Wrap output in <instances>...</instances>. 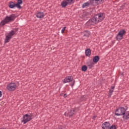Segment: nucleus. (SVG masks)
Returning a JSON list of instances; mask_svg holds the SVG:
<instances>
[{"mask_svg":"<svg viewBox=\"0 0 129 129\" xmlns=\"http://www.w3.org/2000/svg\"><path fill=\"white\" fill-rule=\"evenodd\" d=\"M105 18V15L103 13H100L94 16L93 18L89 20L87 22V24L89 26L91 25H94L95 24H98L100 22H102L104 20Z\"/></svg>","mask_w":129,"mask_h":129,"instance_id":"nucleus-1","label":"nucleus"},{"mask_svg":"<svg viewBox=\"0 0 129 129\" xmlns=\"http://www.w3.org/2000/svg\"><path fill=\"white\" fill-rule=\"evenodd\" d=\"M115 115L117 116L123 115V118L124 119L129 118V112H126V109L122 107H119L116 110Z\"/></svg>","mask_w":129,"mask_h":129,"instance_id":"nucleus-2","label":"nucleus"},{"mask_svg":"<svg viewBox=\"0 0 129 129\" xmlns=\"http://www.w3.org/2000/svg\"><path fill=\"white\" fill-rule=\"evenodd\" d=\"M16 19V16L15 15L12 14L10 16H7L5 18V19L2 21L1 23L2 26H5L6 24H8V23H10L11 22H13V21H15Z\"/></svg>","mask_w":129,"mask_h":129,"instance_id":"nucleus-3","label":"nucleus"},{"mask_svg":"<svg viewBox=\"0 0 129 129\" xmlns=\"http://www.w3.org/2000/svg\"><path fill=\"white\" fill-rule=\"evenodd\" d=\"M33 119V116L31 114H26L23 115L21 119V122H23L24 124H26L27 122L31 121Z\"/></svg>","mask_w":129,"mask_h":129,"instance_id":"nucleus-4","label":"nucleus"},{"mask_svg":"<svg viewBox=\"0 0 129 129\" xmlns=\"http://www.w3.org/2000/svg\"><path fill=\"white\" fill-rule=\"evenodd\" d=\"M7 88L9 91H14L17 89V85L15 83H11L7 85Z\"/></svg>","mask_w":129,"mask_h":129,"instance_id":"nucleus-5","label":"nucleus"},{"mask_svg":"<svg viewBox=\"0 0 129 129\" xmlns=\"http://www.w3.org/2000/svg\"><path fill=\"white\" fill-rule=\"evenodd\" d=\"M125 31L124 30H121L118 33V34L116 36V39L118 41H120V40H122L123 38V35L125 34Z\"/></svg>","mask_w":129,"mask_h":129,"instance_id":"nucleus-6","label":"nucleus"},{"mask_svg":"<svg viewBox=\"0 0 129 129\" xmlns=\"http://www.w3.org/2000/svg\"><path fill=\"white\" fill-rule=\"evenodd\" d=\"M74 0H64L61 3V6L62 8H65L68 5H72L74 4Z\"/></svg>","mask_w":129,"mask_h":129,"instance_id":"nucleus-7","label":"nucleus"},{"mask_svg":"<svg viewBox=\"0 0 129 129\" xmlns=\"http://www.w3.org/2000/svg\"><path fill=\"white\" fill-rule=\"evenodd\" d=\"M14 35H15V32L14 31H11L8 35H6V38L5 40V43H9L10 40L12 39Z\"/></svg>","mask_w":129,"mask_h":129,"instance_id":"nucleus-8","label":"nucleus"},{"mask_svg":"<svg viewBox=\"0 0 129 129\" xmlns=\"http://www.w3.org/2000/svg\"><path fill=\"white\" fill-rule=\"evenodd\" d=\"M45 16V13L42 12H37L36 14V17H37L38 19H43Z\"/></svg>","mask_w":129,"mask_h":129,"instance_id":"nucleus-9","label":"nucleus"},{"mask_svg":"<svg viewBox=\"0 0 129 129\" xmlns=\"http://www.w3.org/2000/svg\"><path fill=\"white\" fill-rule=\"evenodd\" d=\"M103 129H109L110 127V124L108 122H105L102 125Z\"/></svg>","mask_w":129,"mask_h":129,"instance_id":"nucleus-10","label":"nucleus"},{"mask_svg":"<svg viewBox=\"0 0 129 129\" xmlns=\"http://www.w3.org/2000/svg\"><path fill=\"white\" fill-rule=\"evenodd\" d=\"M73 80V77L68 76L67 77L63 80L64 83H67L68 82H71Z\"/></svg>","mask_w":129,"mask_h":129,"instance_id":"nucleus-11","label":"nucleus"},{"mask_svg":"<svg viewBox=\"0 0 129 129\" xmlns=\"http://www.w3.org/2000/svg\"><path fill=\"white\" fill-rule=\"evenodd\" d=\"M73 114H75V109H73V110H71L68 114V115H69V116H72V115H73Z\"/></svg>","mask_w":129,"mask_h":129,"instance_id":"nucleus-12","label":"nucleus"},{"mask_svg":"<svg viewBox=\"0 0 129 129\" xmlns=\"http://www.w3.org/2000/svg\"><path fill=\"white\" fill-rule=\"evenodd\" d=\"M102 2V0H93V3L95 6H97V5H99V4H100V3H101Z\"/></svg>","mask_w":129,"mask_h":129,"instance_id":"nucleus-13","label":"nucleus"},{"mask_svg":"<svg viewBox=\"0 0 129 129\" xmlns=\"http://www.w3.org/2000/svg\"><path fill=\"white\" fill-rule=\"evenodd\" d=\"M9 7L11 9H14L15 7V4L14 2H10L9 4Z\"/></svg>","mask_w":129,"mask_h":129,"instance_id":"nucleus-14","label":"nucleus"},{"mask_svg":"<svg viewBox=\"0 0 129 129\" xmlns=\"http://www.w3.org/2000/svg\"><path fill=\"white\" fill-rule=\"evenodd\" d=\"M98 61H99V56H95L93 58V62H94V63H97Z\"/></svg>","mask_w":129,"mask_h":129,"instance_id":"nucleus-15","label":"nucleus"},{"mask_svg":"<svg viewBox=\"0 0 129 129\" xmlns=\"http://www.w3.org/2000/svg\"><path fill=\"white\" fill-rule=\"evenodd\" d=\"M90 32L89 31H85L84 33V37H89Z\"/></svg>","mask_w":129,"mask_h":129,"instance_id":"nucleus-16","label":"nucleus"},{"mask_svg":"<svg viewBox=\"0 0 129 129\" xmlns=\"http://www.w3.org/2000/svg\"><path fill=\"white\" fill-rule=\"evenodd\" d=\"M91 54V51H90V49H87L86 50V56H90Z\"/></svg>","mask_w":129,"mask_h":129,"instance_id":"nucleus-17","label":"nucleus"},{"mask_svg":"<svg viewBox=\"0 0 129 129\" xmlns=\"http://www.w3.org/2000/svg\"><path fill=\"white\" fill-rule=\"evenodd\" d=\"M89 3L88 2H87V3H84V4H83V9H84L85 8H87V7H89Z\"/></svg>","mask_w":129,"mask_h":129,"instance_id":"nucleus-18","label":"nucleus"},{"mask_svg":"<svg viewBox=\"0 0 129 129\" xmlns=\"http://www.w3.org/2000/svg\"><path fill=\"white\" fill-rule=\"evenodd\" d=\"M86 70H87V67H86V66H83L82 67V71H86Z\"/></svg>","mask_w":129,"mask_h":129,"instance_id":"nucleus-19","label":"nucleus"},{"mask_svg":"<svg viewBox=\"0 0 129 129\" xmlns=\"http://www.w3.org/2000/svg\"><path fill=\"white\" fill-rule=\"evenodd\" d=\"M15 7L18 9H21V5L19 4L18 3L15 4Z\"/></svg>","mask_w":129,"mask_h":129,"instance_id":"nucleus-20","label":"nucleus"},{"mask_svg":"<svg viewBox=\"0 0 129 129\" xmlns=\"http://www.w3.org/2000/svg\"><path fill=\"white\" fill-rule=\"evenodd\" d=\"M66 30V27H64L61 30V33L64 34V32Z\"/></svg>","mask_w":129,"mask_h":129,"instance_id":"nucleus-21","label":"nucleus"},{"mask_svg":"<svg viewBox=\"0 0 129 129\" xmlns=\"http://www.w3.org/2000/svg\"><path fill=\"white\" fill-rule=\"evenodd\" d=\"M109 129H116V127H115V125H112V126H110V128Z\"/></svg>","mask_w":129,"mask_h":129,"instance_id":"nucleus-22","label":"nucleus"},{"mask_svg":"<svg viewBox=\"0 0 129 129\" xmlns=\"http://www.w3.org/2000/svg\"><path fill=\"white\" fill-rule=\"evenodd\" d=\"M17 3H18L19 5H22L23 1L22 0H18Z\"/></svg>","mask_w":129,"mask_h":129,"instance_id":"nucleus-23","label":"nucleus"},{"mask_svg":"<svg viewBox=\"0 0 129 129\" xmlns=\"http://www.w3.org/2000/svg\"><path fill=\"white\" fill-rule=\"evenodd\" d=\"M113 92V90H109V95L110 96H111V93H112Z\"/></svg>","mask_w":129,"mask_h":129,"instance_id":"nucleus-24","label":"nucleus"},{"mask_svg":"<svg viewBox=\"0 0 129 129\" xmlns=\"http://www.w3.org/2000/svg\"><path fill=\"white\" fill-rule=\"evenodd\" d=\"M3 96V93L0 91V97H2Z\"/></svg>","mask_w":129,"mask_h":129,"instance_id":"nucleus-25","label":"nucleus"},{"mask_svg":"<svg viewBox=\"0 0 129 129\" xmlns=\"http://www.w3.org/2000/svg\"><path fill=\"white\" fill-rule=\"evenodd\" d=\"M63 97H67V94H64L63 95Z\"/></svg>","mask_w":129,"mask_h":129,"instance_id":"nucleus-26","label":"nucleus"},{"mask_svg":"<svg viewBox=\"0 0 129 129\" xmlns=\"http://www.w3.org/2000/svg\"><path fill=\"white\" fill-rule=\"evenodd\" d=\"M92 66H93L92 64L90 65V68H91V67H92Z\"/></svg>","mask_w":129,"mask_h":129,"instance_id":"nucleus-27","label":"nucleus"},{"mask_svg":"<svg viewBox=\"0 0 129 129\" xmlns=\"http://www.w3.org/2000/svg\"><path fill=\"white\" fill-rule=\"evenodd\" d=\"M114 89V87H111V89Z\"/></svg>","mask_w":129,"mask_h":129,"instance_id":"nucleus-28","label":"nucleus"},{"mask_svg":"<svg viewBox=\"0 0 129 129\" xmlns=\"http://www.w3.org/2000/svg\"><path fill=\"white\" fill-rule=\"evenodd\" d=\"M59 129H61V128H59Z\"/></svg>","mask_w":129,"mask_h":129,"instance_id":"nucleus-29","label":"nucleus"}]
</instances>
